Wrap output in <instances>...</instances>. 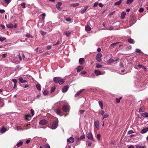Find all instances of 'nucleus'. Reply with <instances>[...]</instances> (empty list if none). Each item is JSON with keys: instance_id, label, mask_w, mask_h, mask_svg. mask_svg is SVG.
<instances>
[{"instance_id": "1", "label": "nucleus", "mask_w": 148, "mask_h": 148, "mask_svg": "<svg viewBox=\"0 0 148 148\" xmlns=\"http://www.w3.org/2000/svg\"><path fill=\"white\" fill-rule=\"evenodd\" d=\"M54 82L56 83H59L60 85L62 84L65 81V79H62L60 77H54L53 79Z\"/></svg>"}, {"instance_id": "2", "label": "nucleus", "mask_w": 148, "mask_h": 148, "mask_svg": "<svg viewBox=\"0 0 148 148\" xmlns=\"http://www.w3.org/2000/svg\"><path fill=\"white\" fill-rule=\"evenodd\" d=\"M11 0H0V3L4 6H7L10 3Z\"/></svg>"}, {"instance_id": "3", "label": "nucleus", "mask_w": 148, "mask_h": 148, "mask_svg": "<svg viewBox=\"0 0 148 148\" xmlns=\"http://www.w3.org/2000/svg\"><path fill=\"white\" fill-rule=\"evenodd\" d=\"M70 109V106L69 105H64L62 108V110L64 112H66Z\"/></svg>"}, {"instance_id": "4", "label": "nucleus", "mask_w": 148, "mask_h": 148, "mask_svg": "<svg viewBox=\"0 0 148 148\" xmlns=\"http://www.w3.org/2000/svg\"><path fill=\"white\" fill-rule=\"evenodd\" d=\"M102 54L100 53H98L96 56V60L99 62H101L102 60L101 58L102 57Z\"/></svg>"}, {"instance_id": "5", "label": "nucleus", "mask_w": 148, "mask_h": 148, "mask_svg": "<svg viewBox=\"0 0 148 148\" xmlns=\"http://www.w3.org/2000/svg\"><path fill=\"white\" fill-rule=\"evenodd\" d=\"M58 122L57 121H54L53 122L51 128L52 129L54 130L56 129L57 127Z\"/></svg>"}, {"instance_id": "6", "label": "nucleus", "mask_w": 148, "mask_h": 148, "mask_svg": "<svg viewBox=\"0 0 148 148\" xmlns=\"http://www.w3.org/2000/svg\"><path fill=\"white\" fill-rule=\"evenodd\" d=\"M94 73L97 76L100 75L101 74L103 75L105 73V72L104 71H102L101 73V71L98 70H95Z\"/></svg>"}, {"instance_id": "7", "label": "nucleus", "mask_w": 148, "mask_h": 148, "mask_svg": "<svg viewBox=\"0 0 148 148\" xmlns=\"http://www.w3.org/2000/svg\"><path fill=\"white\" fill-rule=\"evenodd\" d=\"M87 137L88 139H90L93 141H94V139L93 138L92 134L91 133H88Z\"/></svg>"}, {"instance_id": "8", "label": "nucleus", "mask_w": 148, "mask_h": 148, "mask_svg": "<svg viewBox=\"0 0 148 148\" xmlns=\"http://www.w3.org/2000/svg\"><path fill=\"white\" fill-rule=\"evenodd\" d=\"M47 121L45 119H42L40 121L39 123L40 124L44 125L47 124Z\"/></svg>"}, {"instance_id": "9", "label": "nucleus", "mask_w": 148, "mask_h": 148, "mask_svg": "<svg viewBox=\"0 0 148 148\" xmlns=\"http://www.w3.org/2000/svg\"><path fill=\"white\" fill-rule=\"evenodd\" d=\"M55 111L58 114L61 116V110L60 108H58L56 109L55 110Z\"/></svg>"}, {"instance_id": "10", "label": "nucleus", "mask_w": 148, "mask_h": 148, "mask_svg": "<svg viewBox=\"0 0 148 148\" xmlns=\"http://www.w3.org/2000/svg\"><path fill=\"white\" fill-rule=\"evenodd\" d=\"M74 141V139L72 137H70L69 138L67 139V141L68 142L70 143H73Z\"/></svg>"}, {"instance_id": "11", "label": "nucleus", "mask_w": 148, "mask_h": 148, "mask_svg": "<svg viewBox=\"0 0 148 148\" xmlns=\"http://www.w3.org/2000/svg\"><path fill=\"white\" fill-rule=\"evenodd\" d=\"M94 125L95 127L98 130H99V121H97L94 122Z\"/></svg>"}, {"instance_id": "12", "label": "nucleus", "mask_w": 148, "mask_h": 148, "mask_svg": "<svg viewBox=\"0 0 148 148\" xmlns=\"http://www.w3.org/2000/svg\"><path fill=\"white\" fill-rule=\"evenodd\" d=\"M85 62L84 59L83 58H80L79 60V63L81 65L84 64Z\"/></svg>"}, {"instance_id": "13", "label": "nucleus", "mask_w": 148, "mask_h": 148, "mask_svg": "<svg viewBox=\"0 0 148 148\" xmlns=\"http://www.w3.org/2000/svg\"><path fill=\"white\" fill-rule=\"evenodd\" d=\"M69 88V87L67 86H64L62 89V91L63 92H66Z\"/></svg>"}, {"instance_id": "14", "label": "nucleus", "mask_w": 148, "mask_h": 148, "mask_svg": "<svg viewBox=\"0 0 148 148\" xmlns=\"http://www.w3.org/2000/svg\"><path fill=\"white\" fill-rule=\"evenodd\" d=\"M83 69V67L82 66H78L77 68V71L78 72H80Z\"/></svg>"}, {"instance_id": "15", "label": "nucleus", "mask_w": 148, "mask_h": 148, "mask_svg": "<svg viewBox=\"0 0 148 148\" xmlns=\"http://www.w3.org/2000/svg\"><path fill=\"white\" fill-rule=\"evenodd\" d=\"M88 6L84 7V8L83 9L81 10V13L82 14H84L85 13V12L88 9Z\"/></svg>"}, {"instance_id": "16", "label": "nucleus", "mask_w": 148, "mask_h": 148, "mask_svg": "<svg viewBox=\"0 0 148 148\" xmlns=\"http://www.w3.org/2000/svg\"><path fill=\"white\" fill-rule=\"evenodd\" d=\"M31 116V115L29 114L25 115V119L26 120L29 121L30 119V118Z\"/></svg>"}, {"instance_id": "17", "label": "nucleus", "mask_w": 148, "mask_h": 148, "mask_svg": "<svg viewBox=\"0 0 148 148\" xmlns=\"http://www.w3.org/2000/svg\"><path fill=\"white\" fill-rule=\"evenodd\" d=\"M23 142L22 140H20L18 143L16 144V145L17 147H19L22 145L23 144Z\"/></svg>"}, {"instance_id": "18", "label": "nucleus", "mask_w": 148, "mask_h": 148, "mask_svg": "<svg viewBox=\"0 0 148 148\" xmlns=\"http://www.w3.org/2000/svg\"><path fill=\"white\" fill-rule=\"evenodd\" d=\"M19 81L22 83H24L27 82V81L23 79V78L21 77H20L18 78Z\"/></svg>"}, {"instance_id": "19", "label": "nucleus", "mask_w": 148, "mask_h": 148, "mask_svg": "<svg viewBox=\"0 0 148 148\" xmlns=\"http://www.w3.org/2000/svg\"><path fill=\"white\" fill-rule=\"evenodd\" d=\"M99 105L101 109H103V102L101 101H98Z\"/></svg>"}, {"instance_id": "20", "label": "nucleus", "mask_w": 148, "mask_h": 148, "mask_svg": "<svg viewBox=\"0 0 148 148\" xmlns=\"http://www.w3.org/2000/svg\"><path fill=\"white\" fill-rule=\"evenodd\" d=\"M148 131V128H145L143 129L141 132L142 134H144L147 132Z\"/></svg>"}, {"instance_id": "21", "label": "nucleus", "mask_w": 148, "mask_h": 148, "mask_svg": "<svg viewBox=\"0 0 148 148\" xmlns=\"http://www.w3.org/2000/svg\"><path fill=\"white\" fill-rule=\"evenodd\" d=\"M7 131L6 128L3 127L0 130L1 132L2 133H3L6 132Z\"/></svg>"}, {"instance_id": "22", "label": "nucleus", "mask_w": 148, "mask_h": 148, "mask_svg": "<svg viewBox=\"0 0 148 148\" xmlns=\"http://www.w3.org/2000/svg\"><path fill=\"white\" fill-rule=\"evenodd\" d=\"M36 87L38 90H41V87L40 85L38 83L36 85Z\"/></svg>"}, {"instance_id": "23", "label": "nucleus", "mask_w": 148, "mask_h": 148, "mask_svg": "<svg viewBox=\"0 0 148 148\" xmlns=\"http://www.w3.org/2000/svg\"><path fill=\"white\" fill-rule=\"evenodd\" d=\"M6 26L8 28H12L13 27V25L11 23H10L7 25Z\"/></svg>"}, {"instance_id": "24", "label": "nucleus", "mask_w": 148, "mask_h": 148, "mask_svg": "<svg viewBox=\"0 0 148 148\" xmlns=\"http://www.w3.org/2000/svg\"><path fill=\"white\" fill-rule=\"evenodd\" d=\"M122 1H123V0H120L119 1H118L115 2L114 3V5H119L121 3Z\"/></svg>"}, {"instance_id": "25", "label": "nucleus", "mask_w": 148, "mask_h": 148, "mask_svg": "<svg viewBox=\"0 0 148 148\" xmlns=\"http://www.w3.org/2000/svg\"><path fill=\"white\" fill-rule=\"evenodd\" d=\"M128 41L129 43L131 44H134V40L131 38H128Z\"/></svg>"}, {"instance_id": "26", "label": "nucleus", "mask_w": 148, "mask_h": 148, "mask_svg": "<svg viewBox=\"0 0 148 148\" xmlns=\"http://www.w3.org/2000/svg\"><path fill=\"white\" fill-rule=\"evenodd\" d=\"M79 4L78 3L71 4V6L73 7H76L79 6Z\"/></svg>"}, {"instance_id": "27", "label": "nucleus", "mask_w": 148, "mask_h": 148, "mask_svg": "<svg viewBox=\"0 0 148 148\" xmlns=\"http://www.w3.org/2000/svg\"><path fill=\"white\" fill-rule=\"evenodd\" d=\"M85 138V136L84 135H83L82 136L80 137L79 138H77V140H82L84 139Z\"/></svg>"}, {"instance_id": "28", "label": "nucleus", "mask_w": 148, "mask_h": 148, "mask_svg": "<svg viewBox=\"0 0 148 148\" xmlns=\"http://www.w3.org/2000/svg\"><path fill=\"white\" fill-rule=\"evenodd\" d=\"M117 60H113V59L110 58V59H109V60L108 61V63H111L112 62H114L116 61Z\"/></svg>"}, {"instance_id": "29", "label": "nucleus", "mask_w": 148, "mask_h": 148, "mask_svg": "<svg viewBox=\"0 0 148 148\" xmlns=\"http://www.w3.org/2000/svg\"><path fill=\"white\" fill-rule=\"evenodd\" d=\"M85 29L87 31H90L91 29V28L90 26L87 25L85 27Z\"/></svg>"}, {"instance_id": "30", "label": "nucleus", "mask_w": 148, "mask_h": 148, "mask_svg": "<svg viewBox=\"0 0 148 148\" xmlns=\"http://www.w3.org/2000/svg\"><path fill=\"white\" fill-rule=\"evenodd\" d=\"M65 34L66 35L67 37L69 36L71 34V32L69 31H66L65 32Z\"/></svg>"}, {"instance_id": "31", "label": "nucleus", "mask_w": 148, "mask_h": 148, "mask_svg": "<svg viewBox=\"0 0 148 148\" xmlns=\"http://www.w3.org/2000/svg\"><path fill=\"white\" fill-rule=\"evenodd\" d=\"M26 36L28 38H33L34 36L32 35H30L28 33H27L26 34Z\"/></svg>"}, {"instance_id": "32", "label": "nucleus", "mask_w": 148, "mask_h": 148, "mask_svg": "<svg viewBox=\"0 0 148 148\" xmlns=\"http://www.w3.org/2000/svg\"><path fill=\"white\" fill-rule=\"evenodd\" d=\"M142 116L143 117H148V113L146 112L143 113L142 114Z\"/></svg>"}, {"instance_id": "33", "label": "nucleus", "mask_w": 148, "mask_h": 148, "mask_svg": "<svg viewBox=\"0 0 148 148\" xmlns=\"http://www.w3.org/2000/svg\"><path fill=\"white\" fill-rule=\"evenodd\" d=\"M125 15H126L125 13L124 12H122L121 14V18L122 19L124 18Z\"/></svg>"}, {"instance_id": "34", "label": "nucleus", "mask_w": 148, "mask_h": 148, "mask_svg": "<svg viewBox=\"0 0 148 148\" xmlns=\"http://www.w3.org/2000/svg\"><path fill=\"white\" fill-rule=\"evenodd\" d=\"M134 0H127L126 1V3L127 4H130L134 1Z\"/></svg>"}, {"instance_id": "35", "label": "nucleus", "mask_w": 148, "mask_h": 148, "mask_svg": "<svg viewBox=\"0 0 148 148\" xmlns=\"http://www.w3.org/2000/svg\"><path fill=\"white\" fill-rule=\"evenodd\" d=\"M136 148H145L144 146H141L138 145H136Z\"/></svg>"}, {"instance_id": "36", "label": "nucleus", "mask_w": 148, "mask_h": 148, "mask_svg": "<svg viewBox=\"0 0 148 148\" xmlns=\"http://www.w3.org/2000/svg\"><path fill=\"white\" fill-rule=\"evenodd\" d=\"M122 98V97H120L119 98H116V103H119L120 102V100Z\"/></svg>"}, {"instance_id": "37", "label": "nucleus", "mask_w": 148, "mask_h": 148, "mask_svg": "<svg viewBox=\"0 0 148 148\" xmlns=\"http://www.w3.org/2000/svg\"><path fill=\"white\" fill-rule=\"evenodd\" d=\"M6 39V38L4 37L0 36V41L3 42Z\"/></svg>"}, {"instance_id": "38", "label": "nucleus", "mask_w": 148, "mask_h": 148, "mask_svg": "<svg viewBox=\"0 0 148 148\" xmlns=\"http://www.w3.org/2000/svg\"><path fill=\"white\" fill-rule=\"evenodd\" d=\"M48 93L49 92L47 90H45L44 91L43 94L45 95H47L48 94Z\"/></svg>"}, {"instance_id": "39", "label": "nucleus", "mask_w": 148, "mask_h": 148, "mask_svg": "<svg viewBox=\"0 0 148 148\" xmlns=\"http://www.w3.org/2000/svg\"><path fill=\"white\" fill-rule=\"evenodd\" d=\"M41 16H42V19L43 20L45 19V17L46 16V14L45 13H43L42 14H41Z\"/></svg>"}, {"instance_id": "40", "label": "nucleus", "mask_w": 148, "mask_h": 148, "mask_svg": "<svg viewBox=\"0 0 148 148\" xmlns=\"http://www.w3.org/2000/svg\"><path fill=\"white\" fill-rule=\"evenodd\" d=\"M144 8H140L138 10V11L140 13L144 11Z\"/></svg>"}, {"instance_id": "41", "label": "nucleus", "mask_w": 148, "mask_h": 148, "mask_svg": "<svg viewBox=\"0 0 148 148\" xmlns=\"http://www.w3.org/2000/svg\"><path fill=\"white\" fill-rule=\"evenodd\" d=\"M62 5V3L60 2H58L57 3L56 6H60Z\"/></svg>"}, {"instance_id": "42", "label": "nucleus", "mask_w": 148, "mask_h": 148, "mask_svg": "<svg viewBox=\"0 0 148 148\" xmlns=\"http://www.w3.org/2000/svg\"><path fill=\"white\" fill-rule=\"evenodd\" d=\"M101 138V135L100 134H98L97 135V139L98 140H99Z\"/></svg>"}, {"instance_id": "43", "label": "nucleus", "mask_w": 148, "mask_h": 148, "mask_svg": "<svg viewBox=\"0 0 148 148\" xmlns=\"http://www.w3.org/2000/svg\"><path fill=\"white\" fill-rule=\"evenodd\" d=\"M96 67L97 68H101L102 67V65L98 64H97Z\"/></svg>"}, {"instance_id": "44", "label": "nucleus", "mask_w": 148, "mask_h": 148, "mask_svg": "<svg viewBox=\"0 0 148 148\" xmlns=\"http://www.w3.org/2000/svg\"><path fill=\"white\" fill-rule=\"evenodd\" d=\"M135 51L136 52L138 53H140L141 52V50L139 49H136Z\"/></svg>"}, {"instance_id": "45", "label": "nucleus", "mask_w": 148, "mask_h": 148, "mask_svg": "<svg viewBox=\"0 0 148 148\" xmlns=\"http://www.w3.org/2000/svg\"><path fill=\"white\" fill-rule=\"evenodd\" d=\"M15 129H16V130H17V131H19L20 130H21V127L17 126L16 127Z\"/></svg>"}, {"instance_id": "46", "label": "nucleus", "mask_w": 148, "mask_h": 148, "mask_svg": "<svg viewBox=\"0 0 148 148\" xmlns=\"http://www.w3.org/2000/svg\"><path fill=\"white\" fill-rule=\"evenodd\" d=\"M98 2H95V3L94 4V5H93V7H96L98 5Z\"/></svg>"}, {"instance_id": "47", "label": "nucleus", "mask_w": 148, "mask_h": 148, "mask_svg": "<svg viewBox=\"0 0 148 148\" xmlns=\"http://www.w3.org/2000/svg\"><path fill=\"white\" fill-rule=\"evenodd\" d=\"M31 114L32 116H33L34 114V111L33 109H31L30 110Z\"/></svg>"}, {"instance_id": "48", "label": "nucleus", "mask_w": 148, "mask_h": 148, "mask_svg": "<svg viewBox=\"0 0 148 148\" xmlns=\"http://www.w3.org/2000/svg\"><path fill=\"white\" fill-rule=\"evenodd\" d=\"M44 147L45 148H50L49 145L48 144H45Z\"/></svg>"}, {"instance_id": "49", "label": "nucleus", "mask_w": 148, "mask_h": 148, "mask_svg": "<svg viewBox=\"0 0 148 148\" xmlns=\"http://www.w3.org/2000/svg\"><path fill=\"white\" fill-rule=\"evenodd\" d=\"M144 111V109L142 107H141L139 109V112H143Z\"/></svg>"}, {"instance_id": "50", "label": "nucleus", "mask_w": 148, "mask_h": 148, "mask_svg": "<svg viewBox=\"0 0 148 148\" xmlns=\"http://www.w3.org/2000/svg\"><path fill=\"white\" fill-rule=\"evenodd\" d=\"M6 92V91L5 90H2L1 89H0V93H1V94L2 92Z\"/></svg>"}, {"instance_id": "51", "label": "nucleus", "mask_w": 148, "mask_h": 148, "mask_svg": "<svg viewBox=\"0 0 148 148\" xmlns=\"http://www.w3.org/2000/svg\"><path fill=\"white\" fill-rule=\"evenodd\" d=\"M6 91V92H3V93L2 92V93H1V94L4 96L6 95H7L8 94V92L7 91Z\"/></svg>"}, {"instance_id": "52", "label": "nucleus", "mask_w": 148, "mask_h": 148, "mask_svg": "<svg viewBox=\"0 0 148 148\" xmlns=\"http://www.w3.org/2000/svg\"><path fill=\"white\" fill-rule=\"evenodd\" d=\"M12 81L13 82L14 84H17V80L15 79H13L12 80Z\"/></svg>"}, {"instance_id": "53", "label": "nucleus", "mask_w": 148, "mask_h": 148, "mask_svg": "<svg viewBox=\"0 0 148 148\" xmlns=\"http://www.w3.org/2000/svg\"><path fill=\"white\" fill-rule=\"evenodd\" d=\"M7 55V53H4V54H3V53H2V55H1V57L2 58H4L5 57V56Z\"/></svg>"}, {"instance_id": "54", "label": "nucleus", "mask_w": 148, "mask_h": 148, "mask_svg": "<svg viewBox=\"0 0 148 148\" xmlns=\"http://www.w3.org/2000/svg\"><path fill=\"white\" fill-rule=\"evenodd\" d=\"M118 44V43L117 42H116V43H113L112 44H111L110 45V47H113V46H115L116 44Z\"/></svg>"}, {"instance_id": "55", "label": "nucleus", "mask_w": 148, "mask_h": 148, "mask_svg": "<svg viewBox=\"0 0 148 148\" xmlns=\"http://www.w3.org/2000/svg\"><path fill=\"white\" fill-rule=\"evenodd\" d=\"M104 113V112L103 110H101L99 112V113L102 116L103 115Z\"/></svg>"}, {"instance_id": "56", "label": "nucleus", "mask_w": 148, "mask_h": 148, "mask_svg": "<svg viewBox=\"0 0 148 148\" xmlns=\"http://www.w3.org/2000/svg\"><path fill=\"white\" fill-rule=\"evenodd\" d=\"M108 117V114H105L103 116V119H104L105 118Z\"/></svg>"}, {"instance_id": "57", "label": "nucleus", "mask_w": 148, "mask_h": 148, "mask_svg": "<svg viewBox=\"0 0 148 148\" xmlns=\"http://www.w3.org/2000/svg\"><path fill=\"white\" fill-rule=\"evenodd\" d=\"M25 3H23L21 4V5L22 7L23 8H25Z\"/></svg>"}, {"instance_id": "58", "label": "nucleus", "mask_w": 148, "mask_h": 148, "mask_svg": "<svg viewBox=\"0 0 148 148\" xmlns=\"http://www.w3.org/2000/svg\"><path fill=\"white\" fill-rule=\"evenodd\" d=\"M5 12V10H4L1 9L0 10V13L3 14Z\"/></svg>"}, {"instance_id": "59", "label": "nucleus", "mask_w": 148, "mask_h": 148, "mask_svg": "<svg viewBox=\"0 0 148 148\" xmlns=\"http://www.w3.org/2000/svg\"><path fill=\"white\" fill-rule=\"evenodd\" d=\"M80 94L79 92V91L77 92L75 95V97H76L77 96L79 95Z\"/></svg>"}, {"instance_id": "60", "label": "nucleus", "mask_w": 148, "mask_h": 148, "mask_svg": "<svg viewBox=\"0 0 148 148\" xmlns=\"http://www.w3.org/2000/svg\"><path fill=\"white\" fill-rule=\"evenodd\" d=\"M79 111L80 113L82 114L84 112V110H80Z\"/></svg>"}, {"instance_id": "61", "label": "nucleus", "mask_w": 148, "mask_h": 148, "mask_svg": "<svg viewBox=\"0 0 148 148\" xmlns=\"http://www.w3.org/2000/svg\"><path fill=\"white\" fill-rule=\"evenodd\" d=\"M134 133V132L132 130H130L128 132V134H131Z\"/></svg>"}, {"instance_id": "62", "label": "nucleus", "mask_w": 148, "mask_h": 148, "mask_svg": "<svg viewBox=\"0 0 148 148\" xmlns=\"http://www.w3.org/2000/svg\"><path fill=\"white\" fill-rule=\"evenodd\" d=\"M40 32H41V34H42L43 35H45L46 34V32H45L44 31H41Z\"/></svg>"}, {"instance_id": "63", "label": "nucleus", "mask_w": 148, "mask_h": 148, "mask_svg": "<svg viewBox=\"0 0 148 148\" xmlns=\"http://www.w3.org/2000/svg\"><path fill=\"white\" fill-rule=\"evenodd\" d=\"M51 46L50 45H48L47 47V49L49 50L51 49Z\"/></svg>"}, {"instance_id": "64", "label": "nucleus", "mask_w": 148, "mask_h": 148, "mask_svg": "<svg viewBox=\"0 0 148 148\" xmlns=\"http://www.w3.org/2000/svg\"><path fill=\"white\" fill-rule=\"evenodd\" d=\"M87 73L85 71H82L80 73L82 75H84L86 74Z\"/></svg>"}]
</instances>
